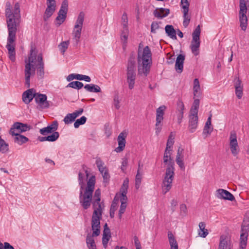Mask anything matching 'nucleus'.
I'll return each mask as SVG.
<instances>
[{
    "instance_id": "nucleus-41",
    "label": "nucleus",
    "mask_w": 249,
    "mask_h": 249,
    "mask_svg": "<svg viewBox=\"0 0 249 249\" xmlns=\"http://www.w3.org/2000/svg\"><path fill=\"white\" fill-rule=\"evenodd\" d=\"M96 164L101 174H103L105 171H107L106 170V168L104 167V163L100 158L96 159Z\"/></svg>"
},
{
    "instance_id": "nucleus-37",
    "label": "nucleus",
    "mask_w": 249,
    "mask_h": 249,
    "mask_svg": "<svg viewBox=\"0 0 249 249\" xmlns=\"http://www.w3.org/2000/svg\"><path fill=\"white\" fill-rule=\"evenodd\" d=\"M193 89L194 96L198 97L199 95L200 85L199 80L197 78H195L194 80Z\"/></svg>"
},
{
    "instance_id": "nucleus-64",
    "label": "nucleus",
    "mask_w": 249,
    "mask_h": 249,
    "mask_svg": "<svg viewBox=\"0 0 249 249\" xmlns=\"http://www.w3.org/2000/svg\"><path fill=\"white\" fill-rule=\"evenodd\" d=\"M135 80L126 78V81L128 85L129 89H132L134 88L135 84Z\"/></svg>"
},
{
    "instance_id": "nucleus-21",
    "label": "nucleus",
    "mask_w": 249,
    "mask_h": 249,
    "mask_svg": "<svg viewBox=\"0 0 249 249\" xmlns=\"http://www.w3.org/2000/svg\"><path fill=\"white\" fill-rule=\"evenodd\" d=\"M216 196L218 198L230 201H233L235 200V197L233 195L226 190L219 189L216 191Z\"/></svg>"
},
{
    "instance_id": "nucleus-2",
    "label": "nucleus",
    "mask_w": 249,
    "mask_h": 249,
    "mask_svg": "<svg viewBox=\"0 0 249 249\" xmlns=\"http://www.w3.org/2000/svg\"><path fill=\"white\" fill-rule=\"evenodd\" d=\"M137 63L138 74L146 77L150 72L152 64V53L148 46L143 48L142 52H139Z\"/></svg>"
},
{
    "instance_id": "nucleus-5",
    "label": "nucleus",
    "mask_w": 249,
    "mask_h": 249,
    "mask_svg": "<svg viewBox=\"0 0 249 249\" xmlns=\"http://www.w3.org/2000/svg\"><path fill=\"white\" fill-rule=\"evenodd\" d=\"M85 14L81 12L78 16L75 24L72 31V41L73 45L77 46L80 42L82 29L84 20Z\"/></svg>"
},
{
    "instance_id": "nucleus-7",
    "label": "nucleus",
    "mask_w": 249,
    "mask_h": 249,
    "mask_svg": "<svg viewBox=\"0 0 249 249\" xmlns=\"http://www.w3.org/2000/svg\"><path fill=\"white\" fill-rule=\"evenodd\" d=\"M239 21L240 26L243 31H246L248 24V18L246 16L247 7L245 0H240L239 1Z\"/></svg>"
},
{
    "instance_id": "nucleus-57",
    "label": "nucleus",
    "mask_w": 249,
    "mask_h": 249,
    "mask_svg": "<svg viewBox=\"0 0 249 249\" xmlns=\"http://www.w3.org/2000/svg\"><path fill=\"white\" fill-rule=\"evenodd\" d=\"M160 26L157 22L153 21L151 25V32L156 33V30L160 28Z\"/></svg>"
},
{
    "instance_id": "nucleus-22",
    "label": "nucleus",
    "mask_w": 249,
    "mask_h": 249,
    "mask_svg": "<svg viewBox=\"0 0 249 249\" xmlns=\"http://www.w3.org/2000/svg\"><path fill=\"white\" fill-rule=\"evenodd\" d=\"M37 75L40 78L42 79L44 76V64L43 61L42 54L40 53L37 55Z\"/></svg>"
},
{
    "instance_id": "nucleus-26",
    "label": "nucleus",
    "mask_w": 249,
    "mask_h": 249,
    "mask_svg": "<svg viewBox=\"0 0 249 249\" xmlns=\"http://www.w3.org/2000/svg\"><path fill=\"white\" fill-rule=\"evenodd\" d=\"M10 134L12 136H15L14 142L15 143H17L19 145H22L29 141V139L27 137L21 135L20 133L16 132Z\"/></svg>"
},
{
    "instance_id": "nucleus-47",
    "label": "nucleus",
    "mask_w": 249,
    "mask_h": 249,
    "mask_svg": "<svg viewBox=\"0 0 249 249\" xmlns=\"http://www.w3.org/2000/svg\"><path fill=\"white\" fill-rule=\"evenodd\" d=\"M75 119L71 113H68L65 117L63 121L65 124H68L75 121Z\"/></svg>"
},
{
    "instance_id": "nucleus-39",
    "label": "nucleus",
    "mask_w": 249,
    "mask_h": 249,
    "mask_svg": "<svg viewBox=\"0 0 249 249\" xmlns=\"http://www.w3.org/2000/svg\"><path fill=\"white\" fill-rule=\"evenodd\" d=\"M8 151V144L0 137V152L2 153H6Z\"/></svg>"
},
{
    "instance_id": "nucleus-46",
    "label": "nucleus",
    "mask_w": 249,
    "mask_h": 249,
    "mask_svg": "<svg viewBox=\"0 0 249 249\" xmlns=\"http://www.w3.org/2000/svg\"><path fill=\"white\" fill-rule=\"evenodd\" d=\"M142 174L137 171V174L135 178V187L137 189H139L142 180Z\"/></svg>"
},
{
    "instance_id": "nucleus-52",
    "label": "nucleus",
    "mask_w": 249,
    "mask_h": 249,
    "mask_svg": "<svg viewBox=\"0 0 249 249\" xmlns=\"http://www.w3.org/2000/svg\"><path fill=\"white\" fill-rule=\"evenodd\" d=\"M177 110L178 112V113H180L181 112L184 113V106L183 102L178 100L177 102Z\"/></svg>"
},
{
    "instance_id": "nucleus-60",
    "label": "nucleus",
    "mask_w": 249,
    "mask_h": 249,
    "mask_svg": "<svg viewBox=\"0 0 249 249\" xmlns=\"http://www.w3.org/2000/svg\"><path fill=\"white\" fill-rule=\"evenodd\" d=\"M213 130V127L212 126H208L206 127L205 126L203 129V134L204 135H210ZM207 135H206L207 136Z\"/></svg>"
},
{
    "instance_id": "nucleus-50",
    "label": "nucleus",
    "mask_w": 249,
    "mask_h": 249,
    "mask_svg": "<svg viewBox=\"0 0 249 249\" xmlns=\"http://www.w3.org/2000/svg\"><path fill=\"white\" fill-rule=\"evenodd\" d=\"M128 32L122 31L121 39L122 41H123L124 45L123 48L124 49L125 46H126V43H127V40L128 38Z\"/></svg>"
},
{
    "instance_id": "nucleus-43",
    "label": "nucleus",
    "mask_w": 249,
    "mask_h": 249,
    "mask_svg": "<svg viewBox=\"0 0 249 249\" xmlns=\"http://www.w3.org/2000/svg\"><path fill=\"white\" fill-rule=\"evenodd\" d=\"M92 204L94 209L93 212L96 211L97 213L101 212L102 213V203H100V201L93 200Z\"/></svg>"
},
{
    "instance_id": "nucleus-58",
    "label": "nucleus",
    "mask_w": 249,
    "mask_h": 249,
    "mask_svg": "<svg viewBox=\"0 0 249 249\" xmlns=\"http://www.w3.org/2000/svg\"><path fill=\"white\" fill-rule=\"evenodd\" d=\"M234 88L239 87H243V85L242 84V81L239 79V77L235 76L234 77Z\"/></svg>"
},
{
    "instance_id": "nucleus-29",
    "label": "nucleus",
    "mask_w": 249,
    "mask_h": 249,
    "mask_svg": "<svg viewBox=\"0 0 249 249\" xmlns=\"http://www.w3.org/2000/svg\"><path fill=\"white\" fill-rule=\"evenodd\" d=\"M47 7L45 10L44 15V20L46 21L48 19L52 16L55 10L56 6L47 5Z\"/></svg>"
},
{
    "instance_id": "nucleus-23",
    "label": "nucleus",
    "mask_w": 249,
    "mask_h": 249,
    "mask_svg": "<svg viewBox=\"0 0 249 249\" xmlns=\"http://www.w3.org/2000/svg\"><path fill=\"white\" fill-rule=\"evenodd\" d=\"M185 56L183 54H179L177 58L175 63V69L178 73H181L183 69V63Z\"/></svg>"
},
{
    "instance_id": "nucleus-4",
    "label": "nucleus",
    "mask_w": 249,
    "mask_h": 249,
    "mask_svg": "<svg viewBox=\"0 0 249 249\" xmlns=\"http://www.w3.org/2000/svg\"><path fill=\"white\" fill-rule=\"evenodd\" d=\"M36 58V53L35 49L32 48L30 50V55L28 58V61H25V85L27 88L30 86V77L31 75V68H33L34 74L35 73V69L32 63H34Z\"/></svg>"
},
{
    "instance_id": "nucleus-44",
    "label": "nucleus",
    "mask_w": 249,
    "mask_h": 249,
    "mask_svg": "<svg viewBox=\"0 0 249 249\" xmlns=\"http://www.w3.org/2000/svg\"><path fill=\"white\" fill-rule=\"evenodd\" d=\"M87 119V118L83 116L80 119H77L74 123V127L75 128H77L80 125H82L85 124Z\"/></svg>"
},
{
    "instance_id": "nucleus-17",
    "label": "nucleus",
    "mask_w": 249,
    "mask_h": 249,
    "mask_svg": "<svg viewBox=\"0 0 249 249\" xmlns=\"http://www.w3.org/2000/svg\"><path fill=\"white\" fill-rule=\"evenodd\" d=\"M58 127V123L57 121H54L53 123L47 127H43L40 129L39 132L44 136H46L49 133L56 132Z\"/></svg>"
},
{
    "instance_id": "nucleus-33",
    "label": "nucleus",
    "mask_w": 249,
    "mask_h": 249,
    "mask_svg": "<svg viewBox=\"0 0 249 249\" xmlns=\"http://www.w3.org/2000/svg\"><path fill=\"white\" fill-rule=\"evenodd\" d=\"M126 69H136L135 55L134 52L131 53L128 59Z\"/></svg>"
},
{
    "instance_id": "nucleus-6",
    "label": "nucleus",
    "mask_w": 249,
    "mask_h": 249,
    "mask_svg": "<svg viewBox=\"0 0 249 249\" xmlns=\"http://www.w3.org/2000/svg\"><path fill=\"white\" fill-rule=\"evenodd\" d=\"M200 26L198 25L193 33V39L190 45L192 52L195 56L198 55L199 53V48L200 44Z\"/></svg>"
},
{
    "instance_id": "nucleus-59",
    "label": "nucleus",
    "mask_w": 249,
    "mask_h": 249,
    "mask_svg": "<svg viewBox=\"0 0 249 249\" xmlns=\"http://www.w3.org/2000/svg\"><path fill=\"white\" fill-rule=\"evenodd\" d=\"M60 10H64V11H66V12H68V1L67 0H64L61 5V7Z\"/></svg>"
},
{
    "instance_id": "nucleus-55",
    "label": "nucleus",
    "mask_w": 249,
    "mask_h": 249,
    "mask_svg": "<svg viewBox=\"0 0 249 249\" xmlns=\"http://www.w3.org/2000/svg\"><path fill=\"white\" fill-rule=\"evenodd\" d=\"M243 87H236L235 94L238 99H241L243 96Z\"/></svg>"
},
{
    "instance_id": "nucleus-10",
    "label": "nucleus",
    "mask_w": 249,
    "mask_h": 249,
    "mask_svg": "<svg viewBox=\"0 0 249 249\" xmlns=\"http://www.w3.org/2000/svg\"><path fill=\"white\" fill-rule=\"evenodd\" d=\"M79 185L80 186L79 193L80 203L85 210H87L90 206L92 197L90 196L89 198H87V196H86V190H85L84 194L83 192L85 183L79 184Z\"/></svg>"
},
{
    "instance_id": "nucleus-20",
    "label": "nucleus",
    "mask_w": 249,
    "mask_h": 249,
    "mask_svg": "<svg viewBox=\"0 0 249 249\" xmlns=\"http://www.w3.org/2000/svg\"><path fill=\"white\" fill-rule=\"evenodd\" d=\"M198 119L197 115L189 114L188 129L191 133L194 132L196 129L198 125Z\"/></svg>"
},
{
    "instance_id": "nucleus-30",
    "label": "nucleus",
    "mask_w": 249,
    "mask_h": 249,
    "mask_svg": "<svg viewBox=\"0 0 249 249\" xmlns=\"http://www.w3.org/2000/svg\"><path fill=\"white\" fill-rule=\"evenodd\" d=\"M168 238L169 244L171 246V249H178V243L175 236L171 231L168 232Z\"/></svg>"
},
{
    "instance_id": "nucleus-31",
    "label": "nucleus",
    "mask_w": 249,
    "mask_h": 249,
    "mask_svg": "<svg viewBox=\"0 0 249 249\" xmlns=\"http://www.w3.org/2000/svg\"><path fill=\"white\" fill-rule=\"evenodd\" d=\"M165 33L173 39H176V32L173 26L171 25H167L165 27Z\"/></svg>"
},
{
    "instance_id": "nucleus-19",
    "label": "nucleus",
    "mask_w": 249,
    "mask_h": 249,
    "mask_svg": "<svg viewBox=\"0 0 249 249\" xmlns=\"http://www.w3.org/2000/svg\"><path fill=\"white\" fill-rule=\"evenodd\" d=\"M127 137V133L124 131L122 132L118 136L117 141L118 142V147L115 148V151L117 152L122 151L125 146V139Z\"/></svg>"
},
{
    "instance_id": "nucleus-27",
    "label": "nucleus",
    "mask_w": 249,
    "mask_h": 249,
    "mask_svg": "<svg viewBox=\"0 0 249 249\" xmlns=\"http://www.w3.org/2000/svg\"><path fill=\"white\" fill-rule=\"evenodd\" d=\"M166 109V107L164 105L160 106L156 110V122L161 123L163 120V115L164 111Z\"/></svg>"
},
{
    "instance_id": "nucleus-36",
    "label": "nucleus",
    "mask_w": 249,
    "mask_h": 249,
    "mask_svg": "<svg viewBox=\"0 0 249 249\" xmlns=\"http://www.w3.org/2000/svg\"><path fill=\"white\" fill-rule=\"evenodd\" d=\"M199 106V100L198 99H195L193 104V106L191 107L190 114L197 115Z\"/></svg>"
},
{
    "instance_id": "nucleus-11",
    "label": "nucleus",
    "mask_w": 249,
    "mask_h": 249,
    "mask_svg": "<svg viewBox=\"0 0 249 249\" xmlns=\"http://www.w3.org/2000/svg\"><path fill=\"white\" fill-rule=\"evenodd\" d=\"M7 28L8 36L6 47L9 52L15 51V46L12 44L16 40V34L17 31V27L13 28V27H10Z\"/></svg>"
},
{
    "instance_id": "nucleus-32",
    "label": "nucleus",
    "mask_w": 249,
    "mask_h": 249,
    "mask_svg": "<svg viewBox=\"0 0 249 249\" xmlns=\"http://www.w3.org/2000/svg\"><path fill=\"white\" fill-rule=\"evenodd\" d=\"M67 12H66V11H64V10H59L58 13V16L56 17L55 19L57 21V26H60L64 22L67 17Z\"/></svg>"
},
{
    "instance_id": "nucleus-56",
    "label": "nucleus",
    "mask_w": 249,
    "mask_h": 249,
    "mask_svg": "<svg viewBox=\"0 0 249 249\" xmlns=\"http://www.w3.org/2000/svg\"><path fill=\"white\" fill-rule=\"evenodd\" d=\"M93 200L100 201L101 200V191L99 189L96 190L93 196Z\"/></svg>"
},
{
    "instance_id": "nucleus-8",
    "label": "nucleus",
    "mask_w": 249,
    "mask_h": 249,
    "mask_svg": "<svg viewBox=\"0 0 249 249\" xmlns=\"http://www.w3.org/2000/svg\"><path fill=\"white\" fill-rule=\"evenodd\" d=\"M102 213H97L95 211L93 212L91 217V229L93 231V234L98 236L100 233V220L102 218Z\"/></svg>"
},
{
    "instance_id": "nucleus-18",
    "label": "nucleus",
    "mask_w": 249,
    "mask_h": 249,
    "mask_svg": "<svg viewBox=\"0 0 249 249\" xmlns=\"http://www.w3.org/2000/svg\"><path fill=\"white\" fill-rule=\"evenodd\" d=\"M95 183V177L94 176H91L87 182V186L86 188V196L87 198L92 197V194L94 190Z\"/></svg>"
},
{
    "instance_id": "nucleus-14",
    "label": "nucleus",
    "mask_w": 249,
    "mask_h": 249,
    "mask_svg": "<svg viewBox=\"0 0 249 249\" xmlns=\"http://www.w3.org/2000/svg\"><path fill=\"white\" fill-rule=\"evenodd\" d=\"M31 128L30 125L20 122H16L12 125L10 130V133H21L29 130Z\"/></svg>"
},
{
    "instance_id": "nucleus-45",
    "label": "nucleus",
    "mask_w": 249,
    "mask_h": 249,
    "mask_svg": "<svg viewBox=\"0 0 249 249\" xmlns=\"http://www.w3.org/2000/svg\"><path fill=\"white\" fill-rule=\"evenodd\" d=\"M121 194H119L118 196L119 198L120 197V201L121 203H123L124 204H127V197L126 196V194L127 192L126 190H123V191H120Z\"/></svg>"
},
{
    "instance_id": "nucleus-62",
    "label": "nucleus",
    "mask_w": 249,
    "mask_h": 249,
    "mask_svg": "<svg viewBox=\"0 0 249 249\" xmlns=\"http://www.w3.org/2000/svg\"><path fill=\"white\" fill-rule=\"evenodd\" d=\"M162 124H161V123H158V122H156V123L155 124V126H156L155 133L157 136L159 135L160 133L161 132V129H162Z\"/></svg>"
},
{
    "instance_id": "nucleus-48",
    "label": "nucleus",
    "mask_w": 249,
    "mask_h": 249,
    "mask_svg": "<svg viewBox=\"0 0 249 249\" xmlns=\"http://www.w3.org/2000/svg\"><path fill=\"white\" fill-rule=\"evenodd\" d=\"M59 137V134L58 132H54L52 134L47 136L48 141L49 142H54L57 140Z\"/></svg>"
},
{
    "instance_id": "nucleus-63",
    "label": "nucleus",
    "mask_w": 249,
    "mask_h": 249,
    "mask_svg": "<svg viewBox=\"0 0 249 249\" xmlns=\"http://www.w3.org/2000/svg\"><path fill=\"white\" fill-rule=\"evenodd\" d=\"M104 129H105V133L107 137H109L111 134V132L109 124H105Z\"/></svg>"
},
{
    "instance_id": "nucleus-61",
    "label": "nucleus",
    "mask_w": 249,
    "mask_h": 249,
    "mask_svg": "<svg viewBox=\"0 0 249 249\" xmlns=\"http://www.w3.org/2000/svg\"><path fill=\"white\" fill-rule=\"evenodd\" d=\"M176 160L177 163L178 164V165L180 167V168L181 170H184L185 166H184V162H183V160L181 159V158H179V157H176Z\"/></svg>"
},
{
    "instance_id": "nucleus-3",
    "label": "nucleus",
    "mask_w": 249,
    "mask_h": 249,
    "mask_svg": "<svg viewBox=\"0 0 249 249\" xmlns=\"http://www.w3.org/2000/svg\"><path fill=\"white\" fill-rule=\"evenodd\" d=\"M5 17L7 18V28L17 27L19 25L20 15V5L18 2L14 5V12H12L11 3L7 1L6 3Z\"/></svg>"
},
{
    "instance_id": "nucleus-28",
    "label": "nucleus",
    "mask_w": 249,
    "mask_h": 249,
    "mask_svg": "<svg viewBox=\"0 0 249 249\" xmlns=\"http://www.w3.org/2000/svg\"><path fill=\"white\" fill-rule=\"evenodd\" d=\"M119 201V196H118V194H116L113 199L110 209V216L111 218L114 217L115 212L116 210Z\"/></svg>"
},
{
    "instance_id": "nucleus-40",
    "label": "nucleus",
    "mask_w": 249,
    "mask_h": 249,
    "mask_svg": "<svg viewBox=\"0 0 249 249\" xmlns=\"http://www.w3.org/2000/svg\"><path fill=\"white\" fill-rule=\"evenodd\" d=\"M70 44V41L67 40L61 42L58 46L59 51L63 54L68 49Z\"/></svg>"
},
{
    "instance_id": "nucleus-34",
    "label": "nucleus",
    "mask_w": 249,
    "mask_h": 249,
    "mask_svg": "<svg viewBox=\"0 0 249 249\" xmlns=\"http://www.w3.org/2000/svg\"><path fill=\"white\" fill-rule=\"evenodd\" d=\"M84 88L88 91L91 92L98 93L101 91V88L98 85L94 84H87Z\"/></svg>"
},
{
    "instance_id": "nucleus-12",
    "label": "nucleus",
    "mask_w": 249,
    "mask_h": 249,
    "mask_svg": "<svg viewBox=\"0 0 249 249\" xmlns=\"http://www.w3.org/2000/svg\"><path fill=\"white\" fill-rule=\"evenodd\" d=\"M230 147L232 154L235 156L239 152V148L237 141L236 134L234 131H231L230 137Z\"/></svg>"
},
{
    "instance_id": "nucleus-54",
    "label": "nucleus",
    "mask_w": 249,
    "mask_h": 249,
    "mask_svg": "<svg viewBox=\"0 0 249 249\" xmlns=\"http://www.w3.org/2000/svg\"><path fill=\"white\" fill-rule=\"evenodd\" d=\"M127 204H124L122 203L120 206V210L119 211L118 216L119 219L122 218V214L124 213L125 209L126 208Z\"/></svg>"
},
{
    "instance_id": "nucleus-1",
    "label": "nucleus",
    "mask_w": 249,
    "mask_h": 249,
    "mask_svg": "<svg viewBox=\"0 0 249 249\" xmlns=\"http://www.w3.org/2000/svg\"><path fill=\"white\" fill-rule=\"evenodd\" d=\"M171 149L165 148L163 157V162L167 165L162 182V187L165 190L164 193L171 189L175 175V162L171 157Z\"/></svg>"
},
{
    "instance_id": "nucleus-15",
    "label": "nucleus",
    "mask_w": 249,
    "mask_h": 249,
    "mask_svg": "<svg viewBox=\"0 0 249 249\" xmlns=\"http://www.w3.org/2000/svg\"><path fill=\"white\" fill-rule=\"evenodd\" d=\"M249 229V225H242L241 227V234L240 238L239 249H245L247 244L248 236V231Z\"/></svg>"
},
{
    "instance_id": "nucleus-49",
    "label": "nucleus",
    "mask_w": 249,
    "mask_h": 249,
    "mask_svg": "<svg viewBox=\"0 0 249 249\" xmlns=\"http://www.w3.org/2000/svg\"><path fill=\"white\" fill-rule=\"evenodd\" d=\"M81 74L72 73L69 74L67 77V80L68 81H71L73 79H77L81 80Z\"/></svg>"
},
{
    "instance_id": "nucleus-53",
    "label": "nucleus",
    "mask_w": 249,
    "mask_h": 249,
    "mask_svg": "<svg viewBox=\"0 0 249 249\" xmlns=\"http://www.w3.org/2000/svg\"><path fill=\"white\" fill-rule=\"evenodd\" d=\"M174 137L172 136V133L170 134L168 137L166 148L170 149L174 143Z\"/></svg>"
},
{
    "instance_id": "nucleus-38",
    "label": "nucleus",
    "mask_w": 249,
    "mask_h": 249,
    "mask_svg": "<svg viewBox=\"0 0 249 249\" xmlns=\"http://www.w3.org/2000/svg\"><path fill=\"white\" fill-rule=\"evenodd\" d=\"M84 86L83 84L79 81H72L68 84L67 88H71L74 89H79Z\"/></svg>"
},
{
    "instance_id": "nucleus-13",
    "label": "nucleus",
    "mask_w": 249,
    "mask_h": 249,
    "mask_svg": "<svg viewBox=\"0 0 249 249\" xmlns=\"http://www.w3.org/2000/svg\"><path fill=\"white\" fill-rule=\"evenodd\" d=\"M180 3L181 7L183 9V25L184 27H187L188 26L190 21V16L188 15L190 3L188 1V0H181Z\"/></svg>"
},
{
    "instance_id": "nucleus-9",
    "label": "nucleus",
    "mask_w": 249,
    "mask_h": 249,
    "mask_svg": "<svg viewBox=\"0 0 249 249\" xmlns=\"http://www.w3.org/2000/svg\"><path fill=\"white\" fill-rule=\"evenodd\" d=\"M35 101L38 110H42L47 109L50 106V101L47 100V96L46 94L36 93Z\"/></svg>"
},
{
    "instance_id": "nucleus-35",
    "label": "nucleus",
    "mask_w": 249,
    "mask_h": 249,
    "mask_svg": "<svg viewBox=\"0 0 249 249\" xmlns=\"http://www.w3.org/2000/svg\"><path fill=\"white\" fill-rule=\"evenodd\" d=\"M199 228L200 231L199 232V235L205 238L208 234V230L205 229V224L203 222H201L199 224Z\"/></svg>"
},
{
    "instance_id": "nucleus-51",
    "label": "nucleus",
    "mask_w": 249,
    "mask_h": 249,
    "mask_svg": "<svg viewBox=\"0 0 249 249\" xmlns=\"http://www.w3.org/2000/svg\"><path fill=\"white\" fill-rule=\"evenodd\" d=\"M94 236H97L96 235L93 234V232H92V234L90 233H88L86 237V243L87 245L89 244H93L95 243L94 240L93 239Z\"/></svg>"
},
{
    "instance_id": "nucleus-24",
    "label": "nucleus",
    "mask_w": 249,
    "mask_h": 249,
    "mask_svg": "<svg viewBox=\"0 0 249 249\" xmlns=\"http://www.w3.org/2000/svg\"><path fill=\"white\" fill-rule=\"evenodd\" d=\"M169 13L170 9L164 8L156 9L153 12L154 16L160 19H162L167 17Z\"/></svg>"
},
{
    "instance_id": "nucleus-42",
    "label": "nucleus",
    "mask_w": 249,
    "mask_h": 249,
    "mask_svg": "<svg viewBox=\"0 0 249 249\" xmlns=\"http://www.w3.org/2000/svg\"><path fill=\"white\" fill-rule=\"evenodd\" d=\"M126 78L136 80V69H126Z\"/></svg>"
},
{
    "instance_id": "nucleus-25",
    "label": "nucleus",
    "mask_w": 249,
    "mask_h": 249,
    "mask_svg": "<svg viewBox=\"0 0 249 249\" xmlns=\"http://www.w3.org/2000/svg\"><path fill=\"white\" fill-rule=\"evenodd\" d=\"M33 89H29L23 92L22 100L26 104L30 103L33 98L35 99L36 93H33Z\"/></svg>"
},
{
    "instance_id": "nucleus-16",
    "label": "nucleus",
    "mask_w": 249,
    "mask_h": 249,
    "mask_svg": "<svg viewBox=\"0 0 249 249\" xmlns=\"http://www.w3.org/2000/svg\"><path fill=\"white\" fill-rule=\"evenodd\" d=\"M231 237L228 235L223 234L220 237L218 249H231Z\"/></svg>"
}]
</instances>
